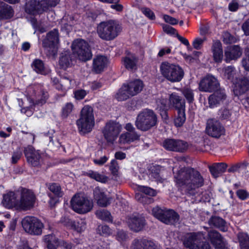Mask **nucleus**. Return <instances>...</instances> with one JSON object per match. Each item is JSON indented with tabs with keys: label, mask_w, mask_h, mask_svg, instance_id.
<instances>
[{
	"label": "nucleus",
	"mask_w": 249,
	"mask_h": 249,
	"mask_svg": "<svg viewBox=\"0 0 249 249\" xmlns=\"http://www.w3.org/2000/svg\"><path fill=\"white\" fill-rule=\"evenodd\" d=\"M173 171L175 181L181 190L189 196L198 194L197 189L204 184V179L199 172L188 167H183L177 171L174 168Z\"/></svg>",
	"instance_id": "nucleus-1"
},
{
	"label": "nucleus",
	"mask_w": 249,
	"mask_h": 249,
	"mask_svg": "<svg viewBox=\"0 0 249 249\" xmlns=\"http://www.w3.org/2000/svg\"><path fill=\"white\" fill-rule=\"evenodd\" d=\"M122 29V26L118 21L110 19L98 24L97 27V33L102 40L111 41L118 36Z\"/></svg>",
	"instance_id": "nucleus-2"
},
{
	"label": "nucleus",
	"mask_w": 249,
	"mask_h": 249,
	"mask_svg": "<svg viewBox=\"0 0 249 249\" xmlns=\"http://www.w3.org/2000/svg\"><path fill=\"white\" fill-rule=\"evenodd\" d=\"M79 133L85 134L90 132L94 125L93 108L89 106H85L81 111L80 117L76 121Z\"/></svg>",
	"instance_id": "nucleus-3"
},
{
	"label": "nucleus",
	"mask_w": 249,
	"mask_h": 249,
	"mask_svg": "<svg viewBox=\"0 0 249 249\" xmlns=\"http://www.w3.org/2000/svg\"><path fill=\"white\" fill-rule=\"evenodd\" d=\"M71 48L73 54L79 60L86 62L92 58L90 46L85 40L81 38L75 39L72 43Z\"/></svg>",
	"instance_id": "nucleus-4"
},
{
	"label": "nucleus",
	"mask_w": 249,
	"mask_h": 249,
	"mask_svg": "<svg viewBox=\"0 0 249 249\" xmlns=\"http://www.w3.org/2000/svg\"><path fill=\"white\" fill-rule=\"evenodd\" d=\"M157 120L156 115L153 111L145 109L137 116L135 125L138 129L144 131H147L156 125Z\"/></svg>",
	"instance_id": "nucleus-5"
},
{
	"label": "nucleus",
	"mask_w": 249,
	"mask_h": 249,
	"mask_svg": "<svg viewBox=\"0 0 249 249\" xmlns=\"http://www.w3.org/2000/svg\"><path fill=\"white\" fill-rule=\"evenodd\" d=\"M160 69L163 77L172 82L180 81L184 75L183 71L179 66L167 62H162Z\"/></svg>",
	"instance_id": "nucleus-6"
},
{
	"label": "nucleus",
	"mask_w": 249,
	"mask_h": 249,
	"mask_svg": "<svg viewBox=\"0 0 249 249\" xmlns=\"http://www.w3.org/2000/svg\"><path fill=\"white\" fill-rule=\"evenodd\" d=\"M152 215L166 224H175L179 221V214L173 210L161 209L158 206L152 210Z\"/></svg>",
	"instance_id": "nucleus-7"
},
{
	"label": "nucleus",
	"mask_w": 249,
	"mask_h": 249,
	"mask_svg": "<svg viewBox=\"0 0 249 249\" xmlns=\"http://www.w3.org/2000/svg\"><path fill=\"white\" fill-rule=\"evenodd\" d=\"M58 2L59 0H32L26 3L25 11L34 15L47 10L49 7L55 6Z\"/></svg>",
	"instance_id": "nucleus-8"
},
{
	"label": "nucleus",
	"mask_w": 249,
	"mask_h": 249,
	"mask_svg": "<svg viewBox=\"0 0 249 249\" xmlns=\"http://www.w3.org/2000/svg\"><path fill=\"white\" fill-rule=\"evenodd\" d=\"M59 43V35L57 29L49 31L42 40L43 47L48 52V55L55 56L57 52Z\"/></svg>",
	"instance_id": "nucleus-9"
},
{
	"label": "nucleus",
	"mask_w": 249,
	"mask_h": 249,
	"mask_svg": "<svg viewBox=\"0 0 249 249\" xmlns=\"http://www.w3.org/2000/svg\"><path fill=\"white\" fill-rule=\"evenodd\" d=\"M72 210L79 213L89 212L92 208V202L83 195H75L71 201Z\"/></svg>",
	"instance_id": "nucleus-10"
},
{
	"label": "nucleus",
	"mask_w": 249,
	"mask_h": 249,
	"mask_svg": "<svg viewBox=\"0 0 249 249\" xmlns=\"http://www.w3.org/2000/svg\"><path fill=\"white\" fill-rule=\"evenodd\" d=\"M28 163L32 167L40 168L44 164V156L33 146H28L24 151Z\"/></svg>",
	"instance_id": "nucleus-11"
},
{
	"label": "nucleus",
	"mask_w": 249,
	"mask_h": 249,
	"mask_svg": "<svg viewBox=\"0 0 249 249\" xmlns=\"http://www.w3.org/2000/svg\"><path fill=\"white\" fill-rule=\"evenodd\" d=\"M36 200V196L32 190L22 189L18 204V210L26 211L31 209L34 207Z\"/></svg>",
	"instance_id": "nucleus-12"
},
{
	"label": "nucleus",
	"mask_w": 249,
	"mask_h": 249,
	"mask_svg": "<svg viewBox=\"0 0 249 249\" xmlns=\"http://www.w3.org/2000/svg\"><path fill=\"white\" fill-rule=\"evenodd\" d=\"M22 227L26 232L33 235H40L42 233L43 224L37 218L26 216L22 221Z\"/></svg>",
	"instance_id": "nucleus-13"
},
{
	"label": "nucleus",
	"mask_w": 249,
	"mask_h": 249,
	"mask_svg": "<svg viewBox=\"0 0 249 249\" xmlns=\"http://www.w3.org/2000/svg\"><path fill=\"white\" fill-rule=\"evenodd\" d=\"M206 132L209 136L219 138L225 134V129L219 120L210 118L206 123Z\"/></svg>",
	"instance_id": "nucleus-14"
},
{
	"label": "nucleus",
	"mask_w": 249,
	"mask_h": 249,
	"mask_svg": "<svg viewBox=\"0 0 249 249\" xmlns=\"http://www.w3.org/2000/svg\"><path fill=\"white\" fill-rule=\"evenodd\" d=\"M121 129V125L119 123L109 121L106 124L102 133L107 142L113 143L118 137Z\"/></svg>",
	"instance_id": "nucleus-15"
},
{
	"label": "nucleus",
	"mask_w": 249,
	"mask_h": 249,
	"mask_svg": "<svg viewBox=\"0 0 249 249\" xmlns=\"http://www.w3.org/2000/svg\"><path fill=\"white\" fill-rule=\"evenodd\" d=\"M184 246L190 249H196L200 241L204 240V235L201 232H188L181 238Z\"/></svg>",
	"instance_id": "nucleus-16"
},
{
	"label": "nucleus",
	"mask_w": 249,
	"mask_h": 249,
	"mask_svg": "<svg viewBox=\"0 0 249 249\" xmlns=\"http://www.w3.org/2000/svg\"><path fill=\"white\" fill-rule=\"evenodd\" d=\"M219 87L217 79L212 75H208L200 82L199 89L202 91L211 92L219 89Z\"/></svg>",
	"instance_id": "nucleus-17"
},
{
	"label": "nucleus",
	"mask_w": 249,
	"mask_h": 249,
	"mask_svg": "<svg viewBox=\"0 0 249 249\" xmlns=\"http://www.w3.org/2000/svg\"><path fill=\"white\" fill-rule=\"evenodd\" d=\"M162 145L167 150L178 152H184L188 148V144L186 142L174 139L165 140Z\"/></svg>",
	"instance_id": "nucleus-18"
},
{
	"label": "nucleus",
	"mask_w": 249,
	"mask_h": 249,
	"mask_svg": "<svg viewBox=\"0 0 249 249\" xmlns=\"http://www.w3.org/2000/svg\"><path fill=\"white\" fill-rule=\"evenodd\" d=\"M242 50L238 45H232L227 47L224 51V60L230 63L232 60L236 61L241 57Z\"/></svg>",
	"instance_id": "nucleus-19"
},
{
	"label": "nucleus",
	"mask_w": 249,
	"mask_h": 249,
	"mask_svg": "<svg viewBox=\"0 0 249 249\" xmlns=\"http://www.w3.org/2000/svg\"><path fill=\"white\" fill-rule=\"evenodd\" d=\"M127 222L129 228L135 232L142 230L145 225L144 218L138 214H132L128 217Z\"/></svg>",
	"instance_id": "nucleus-20"
},
{
	"label": "nucleus",
	"mask_w": 249,
	"mask_h": 249,
	"mask_svg": "<svg viewBox=\"0 0 249 249\" xmlns=\"http://www.w3.org/2000/svg\"><path fill=\"white\" fill-rule=\"evenodd\" d=\"M233 83L234 94L238 97L243 95L249 89V80L246 77L236 78Z\"/></svg>",
	"instance_id": "nucleus-21"
},
{
	"label": "nucleus",
	"mask_w": 249,
	"mask_h": 249,
	"mask_svg": "<svg viewBox=\"0 0 249 249\" xmlns=\"http://www.w3.org/2000/svg\"><path fill=\"white\" fill-rule=\"evenodd\" d=\"M227 96L224 89H219L211 95L208 99L209 107L213 108L222 103L226 99Z\"/></svg>",
	"instance_id": "nucleus-22"
},
{
	"label": "nucleus",
	"mask_w": 249,
	"mask_h": 249,
	"mask_svg": "<svg viewBox=\"0 0 249 249\" xmlns=\"http://www.w3.org/2000/svg\"><path fill=\"white\" fill-rule=\"evenodd\" d=\"M208 238L215 249H224L225 242L221 235L215 230H211L208 232Z\"/></svg>",
	"instance_id": "nucleus-23"
},
{
	"label": "nucleus",
	"mask_w": 249,
	"mask_h": 249,
	"mask_svg": "<svg viewBox=\"0 0 249 249\" xmlns=\"http://www.w3.org/2000/svg\"><path fill=\"white\" fill-rule=\"evenodd\" d=\"M169 104L177 110L185 109V102L181 96L176 92L172 93L169 96Z\"/></svg>",
	"instance_id": "nucleus-24"
},
{
	"label": "nucleus",
	"mask_w": 249,
	"mask_h": 249,
	"mask_svg": "<svg viewBox=\"0 0 249 249\" xmlns=\"http://www.w3.org/2000/svg\"><path fill=\"white\" fill-rule=\"evenodd\" d=\"M94 196L97 204L102 207H106L110 203L111 198L107 197L103 191L97 187L94 190Z\"/></svg>",
	"instance_id": "nucleus-25"
},
{
	"label": "nucleus",
	"mask_w": 249,
	"mask_h": 249,
	"mask_svg": "<svg viewBox=\"0 0 249 249\" xmlns=\"http://www.w3.org/2000/svg\"><path fill=\"white\" fill-rule=\"evenodd\" d=\"M107 59L103 55H98L93 60L92 70L96 73L102 72L107 66Z\"/></svg>",
	"instance_id": "nucleus-26"
},
{
	"label": "nucleus",
	"mask_w": 249,
	"mask_h": 249,
	"mask_svg": "<svg viewBox=\"0 0 249 249\" xmlns=\"http://www.w3.org/2000/svg\"><path fill=\"white\" fill-rule=\"evenodd\" d=\"M18 200L17 199L16 194L13 192H10L3 195L2 203L3 206L8 209L15 207L18 209Z\"/></svg>",
	"instance_id": "nucleus-27"
},
{
	"label": "nucleus",
	"mask_w": 249,
	"mask_h": 249,
	"mask_svg": "<svg viewBox=\"0 0 249 249\" xmlns=\"http://www.w3.org/2000/svg\"><path fill=\"white\" fill-rule=\"evenodd\" d=\"M212 51L214 61L216 63L221 62L223 58V52L222 44L219 40L213 41Z\"/></svg>",
	"instance_id": "nucleus-28"
},
{
	"label": "nucleus",
	"mask_w": 249,
	"mask_h": 249,
	"mask_svg": "<svg viewBox=\"0 0 249 249\" xmlns=\"http://www.w3.org/2000/svg\"><path fill=\"white\" fill-rule=\"evenodd\" d=\"M65 221L61 220L62 222L67 226H70L78 232L84 231L86 228V223L85 220L80 219L77 221H72L69 218H64Z\"/></svg>",
	"instance_id": "nucleus-29"
},
{
	"label": "nucleus",
	"mask_w": 249,
	"mask_h": 249,
	"mask_svg": "<svg viewBox=\"0 0 249 249\" xmlns=\"http://www.w3.org/2000/svg\"><path fill=\"white\" fill-rule=\"evenodd\" d=\"M124 84L132 96L140 93L143 88V82L139 79H136Z\"/></svg>",
	"instance_id": "nucleus-30"
},
{
	"label": "nucleus",
	"mask_w": 249,
	"mask_h": 249,
	"mask_svg": "<svg viewBox=\"0 0 249 249\" xmlns=\"http://www.w3.org/2000/svg\"><path fill=\"white\" fill-rule=\"evenodd\" d=\"M123 64L126 69L129 70H135L137 69V63L138 58L131 53H128L126 55L123 59Z\"/></svg>",
	"instance_id": "nucleus-31"
},
{
	"label": "nucleus",
	"mask_w": 249,
	"mask_h": 249,
	"mask_svg": "<svg viewBox=\"0 0 249 249\" xmlns=\"http://www.w3.org/2000/svg\"><path fill=\"white\" fill-rule=\"evenodd\" d=\"M72 55L70 52L61 53L59 58V64L62 69H66L73 64Z\"/></svg>",
	"instance_id": "nucleus-32"
},
{
	"label": "nucleus",
	"mask_w": 249,
	"mask_h": 249,
	"mask_svg": "<svg viewBox=\"0 0 249 249\" xmlns=\"http://www.w3.org/2000/svg\"><path fill=\"white\" fill-rule=\"evenodd\" d=\"M14 11L11 6L3 2L0 7V20H7L12 18Z\"/></svg>",
	"instance_id": "nucleus-33"
},
{
	"label": "nucleus",
	"mask_w": 249,
	"mask_h": 249,
	"mask_svg": "<svg viewBox=\"0 0 249 249\" xmlns=\"http://www.w3.org/2000/svg\"><path fill=\"white\" fill-rule=\"evenodd\" d=\"M209 224L215 228H218L222 231H227V227L226 226V222L222 218L217 216H212L209 221Z\"/></svg>",
	"instance_id": "nucleus-34"
},
{
	"label": "nucleus",
	"mask_w": 249,
	"mask_h": 249,
	"mask_svg": "<svg viewBox=\"0 0 249 249\" xmlns=\"http://www.w3.org/2000/svg\"><path fill=\"white\" fill-rule=\"evenodd\" d=\"M140 135L136 132H125L121 135L119 138L120 143H126L133 142L139 139Z\"/></svg>",
	"instance_id": "nucleus-35"
},
{
	"label": "nucleus",
	"mask_w": 249,
	"mask_h": 249,
	"mask_svg": "<svg viewBox=\"0 0 249 249\" xmlns=\"http://www.w3.org/2000/svg\"><path fill=\"white\" fill-rule=\"evenodd\" d=\"M132 97L125 84H124L115 95V98L119 101L126 100Z\"/></svg>",
	"instance_id": "nucleus-36"
},
{
	"label": "nucleus",
	"mask_w": 249,
	"mask_h": 249,
	"mask_svg": "<svg viewBox=\"0 0 249 249\" xmlns=\"http://www.w3.org/2000/svg\"><path fill=\"white\" fill-rule=\"evenodd\" d=\"M227 167L226 164L224 163H218L209 167V170L212 175L217 178L222 173L224 172Z\"/></svg>",
	"instance_id": "nucleus-37"
},
{
	"label": "nucleus",
	"mask_w": 249,
	"mask_h": 249,
	"mask_svg": "<svg viewBox=\"0 0 249 249\" xmlns=\"http://www.w3.org/2000/svg\"><path fill=\"white\" fill-rule=\"evenodd\" d=\"M221 71L224 79H228L231 82H234L235 74V69L234 67L231 66L225 67L222 68Z\"/></svg>",
	"instance_id": "nucleus-38"
},
{
	"label": "nucleus",
	"mask_w": 249,
	"mask_h": 249,
	"mask_svg": "<svg viewBox=\"0 0 249 249\" xmlns=\"http://www.w3.org/2000/svg\"><path fill=\"white\" fill-rule=\"evenodd\" d=\"M44 240L48 249H56L59 242L58 239L53 234H48L44 236Z\"/></svg>",
	"instance_id": "nucleus-39"
},
{
	"label": "nucleus",
	"mask_w": 249,
	"mask_h": 249,
	"mask_svg": "<svg viewBox=\"0 0 249 249\" xmlns=\"http://www.w3.org/2000/svg\"><path fill=\"white\" fill-rule=\"evenodd\" d=\"M149 178L157 182H162V178L160 176V167L159 166H151L148 173Z\"/></svg>",
	"instance_id": "nucleus-40"
},
{
	"label": "nucleus",
	"mask_w": 249,
	"mask_h": 249,
	"mask_svg": "<svg viewBox=\"0 0 249 249\" xmlns=\"http://www.w3.org/2000/svg\"><path fill=\"white\" fill-rule=\"evenodd\" d=\"M75 21L72 17L65 16L61 20L62 28L68 31L71 30V27L75 24Z\"/></svg>",
	"instance_id": "nucleus-41"
},
{
	"label": "nucleus",
	"mask_w": 249,
	"mask_h": 249,
	"mask_svg": "<svg viewBox=\"0 0 249 249\" xmlns=\"http://www.w3.org/2000/svg\"><path fill=\"white\" fill-rule=\"evenodd\" d=\"M32 66L34 71L37 73L41 74H45V67L43 62L39 59H36L34 60Z\"/></svg>",
	"instance_id": "nucleus-42"
},
{
	"label": "nucleus",
	"mask_w": 249,
	"mask_h": 249,
	"mask_svg": "<svg viewBox=\"0 0 249 249\" xmlns=\"http://www.w3.org/2000/svg\"><path fill=\"white\" fill-rule=\"evenodd\" d=\"M178 115L174 119V124L177 127L182 126L186 120L185 109L177 110Z\"/></svg>",
	"instance_id": "nucleus-43"
},
{
	"label": "nucleus",
	"mask_w": 249,
	"mask_h": 249,
	"mask_svg": "<svg viewBox=\"0 0 249 249\" xmlns=\"http://www.w3.org/2000/svg\"><path fill=\"white\" fill-rule=\"evenodd\" d=\"M98 218L109 222H112V217L109 212L106 210H98L96 212Z\"/></svg>",
	"instance_id": "nucleus-44"
},
{
	"label": "nucleus",
	"mask_w": 249,
	"mask_h": 249,
	"mask_svg": "<svg viewBox=\"0 0 249 249\" xmlns=\"http://www.w3.org/2000/svg\"><path fill=\"white\" fill-rule=\"evenodd\" d=\"M238 238L241 249H249V237L248 234L239 233Z\"/></svg>",
	"instance_id": "nucleus-45"
},
{
	"label": "nucleus",
	"mask_w": 249,
	"mask_h": 249,
	"mask_svg": "<svg viewBox=\"0 0 249 249\" xmlns=\"http://www.w3.org/2000/svg\"><path fill=\"white\" fill-rule=\"evenodd\" d=\"M86 175L99 182L105 183L107 181V178L106 177L92 170L86 172Z\"/></svg>",
	"instance_id": "nucleus-46"
},
{
	"label": "nucleus",
	"mask_w": 249,
	"mask_h": 249,
	"mask_svg": "<svg viewBox=\"0 0 249 249\" xmlns=\"http://www.w3.org/2000/svg\"><path fill=\"white\" fill-rule=\"evenodd\" d=\"M48 188L56 196H62L63 194L59 184L55 183H51L49 184Z\"/></svg>",
	"instance_id": "nucleus-47"
},
{
	"label": "nucleus",
	"mask_w": 249,
	"mask_h": 249,
	"mask_svg": "<svg viewBox=\"0 0 249 249\" xmlns=\"http://www.w3.org/2000/svg\"><path fill=\"white\" fill-rule=\"evenodd\" d=\"M145 238H136L134 239L130 246V249H143Z\"/></svg>",
	"instance_id": "nucleus-48"
},
{
	"label": "nucleus",
	"mask_w": 249,
	"mask_h": 249,
	"mask_svg": "<svg viewBox=\"0 0 249 249\" xmlns=\"http://www.w3.org/2000/svg\"><path fill=\"white\" fill-rule=\"evenodd\" d=\"M74 106L71 103H67L62 109V116L64 118H67L72 112Z\"/></svg>",
	"instance_id": "nucleus-49"
},
{
	"label": "nucleus",
	"mask_w": 249,
	"mask_h": 249,
	"mask_svg": "<svg viewBox=\"0 0 249 249\" xmlns=\"http://www.w3.org/2000/svg\"><path fill=\"white\" fill-rule=\"evenodd\" d=\"M60 82L61 84L60 87H56V89L58 90H65L71 87V80L69 78L64 77L62 78Z\"/></svg>",
	"instance_id": "nucleus-50"
},
{
	"label": "nucleus",
	"mask_w": 249,
	"mask_h": 249,
	"mask_svg": "<svg viewBox=\"0 0 249 249\" xmlns=\"http://www.w3.org/2000/svg\"><path fill=\"white\" fill-rule=\"evenodd\" d=\"M182 93L189 103L194 101V93L193 90L189 88H184L182 90Z\"/></svg>",
	"instance_id": "nucleus-51"
},
{
	"label": "nucleus",
	"mask_w": 249,
	"mask_h": 249,
	"mask_svg": "<svg viewBox=\"0 0 249 249\" xmlns=\"http://www.w3.org/2000/svg\"><path fill=\"white\" fill-rule=\"evenodd\" d=\"M139 190L145 195L152 196H155L157 194L155 190L146 186H140L139 187Z\"/></svg>",
	"instance_id": "nucleus-52"
},
{
	"label": "nucleus",
	"mask_w": 249,
	"mask_h": 249,
	"mask_svg": "<svg viewBox=\"0 0 249 249\" xmlns=\"http://www.w3.org/2000/svg\"><path fill=\"white\" fill-rule=\"evenodd\" d=\"M100 234L104 236H108L112 233V230L107 225H101L98 227Z\"/></svg>",
	"instance_id": "nucleus-53"
},
{
	"label": "nucleus",
	"mask_w": 249,
	"mask_h": 249,
	"mask_svg": "<svg viewBox=\"0 0 249 249\" xmlns=\"http://www.w3.org/2000/svg\"><path fill=\"white\" fill-rule=\"evenodd\" d=\"M136 198L139 201L142 203H151L153 202V199L145 195L138 193L136 195Z\"/></svg>",
	"instance_id": "nucleus-54"
},
{
	"label": "nucleus",
	"mask_w": 249,
	"mask_h": 249,
	"mask_svg": "<svg viewBox=\"0 0 249 249\" xmlns=\"http://www.w3.org/2000/svg\"><path fill=\"white\" fill-rule=\"evenodd\" d=\"M205 40V37L203 38L197 37L195 38L193 42L194 48L196 50H200L202 48L203 42Z\"/></svg>",
	"instance_id": "nucleus-55"
},
{
	"label": "nucleus",
	"mask_w": 249,
	"mask_h": 249,
	"mask_svg": "<svg viewBox=\"0 0 249 249\" xmlns=\"http://www.w3.org/2000/svg\"><path fill=\"white\" fill-rule=\"evenodd\" d=\"M142 12L147 18L150 19H154L155 16L153 12L149 8L146 7H142L141 9Z\"/></svg>",
	"instance_id": "nucleus-56"
},
{
	"label": "nucleus",
	"mask_w": 249,
	"mask_h": 249,
	"mask_svg": "<svg viewBox=\"0 0 249 249\" xmlns=\"http://www.w3.org/2000/svg\"><path fill=\"white\" fill-rule=\"evenodd\" d=\"M109 169L112 174H113V175L117 174L119 169V167L118 165V162L116 160H111L110 162V165L109 166Z\"/></svg>",
	"instance_id": "nucleus-57"
},
{
	"label": "nucleus",
	"mask_w": 249,
	"mask_h": 249,
	"mask_svg": "<svg viewBox=\"0 0 249 249\" xmlns=\"http://www.w3.org/2000/svg\"><path fill=\"white\" fill-rule=\"evenodd\" d=\"M162 29L165 33L169 35H176L177 36V33H178L175 28L168 25H162Z\"/></svg>",
	"instance_id": "nucleus-58"
},
{
	"label": "nucleus",
	"mask_w": 249,
	"mask_h": 249,
	"mask_svg": "<svg viewBox=\"0 0 249 249\" xmlns=\"http://www.w3.org/2000/svg\"><path fill=\"white\" fill-rule=\"evenodd\" d=\"M144 243L143 244V249H157V246L151 240L147 239H144Z\"/></svg>",
	"instance_id": "nucleus-59"
},
{
	"label": "nucleus",
	"mask_w": 249,
	"mask_h": 249,
	"mask_svg": "<svg viewBox=\"0 0 249 249\" xmlns=\"http://www.w3.org/2000/svg\"><path fill=\"white\" fill-rule=\"evenodd\" d=\"M236 195L241 200H246L249 196V193L245 190L239 189L237 191Z\"/></svg>",
	"instance_id": "nucleus-60"
},
{
	"label": "nucleus",
	"mask_w": 249,
	"mask_h": 249,
	"mask_svg": "<svg viewBox=\"0 0 249 249\" xmlns=\"http://www.w3.org/2000/svg\"><path fill=\"white\" fill-rule=\"evenodd\" d=\"M127 237V236L126 232L123 230L118 231L116 235V238L120 242L125 241Z\"/></svg>",
	"instance_id": "nucleus-61"
},
{
	"label": "nucleus",
	"mask_w": 249,
	"mask_h": 249,
	"mask_svg": "<svg viewBox=\"0 0 249 249\" xmlns=\"http://www.w3.org/2000/svg\"><path fill=\"white\" fill-rule=\"evenodd\" d=\"M219 115L221 119H227L231 116V111L227 108L221 109L219 111Z\"/></svg>",
	"instance_id": "nucleus-62"
},
{
	"label": "nucleus",
	"mask_w": 249,
	"mask_h": 249,
	"mask_svg": "<svg viewBox=\"0 0 249 249\" xmlns=\"http://www.w3.org/2000/svg\"><path fill=\"white\" fill-rule=\"evenodd\" d=\"M87 94V92L83 89L77 90L74 92V96L76 99H83Z\"/></svg>",
	"instance_id": "nucleus-63"
},
{
	"label": "nucleus",
	"mask_w": 249,
	"mask_h": 249,
	"mask_svg": "<svg viewBox=\"0 0 249 249\" xmlns=\"http://www.w3.org/2000/svg\"><path fill=\"white\" fill-rule=\"evenodd\" d=\"M204 240H201L200 243H198L197 248L196 249H211V247L209 243L204 241Z\"/></svg>",
	"instance_id": "nucleus-64"
}]
</instances>
